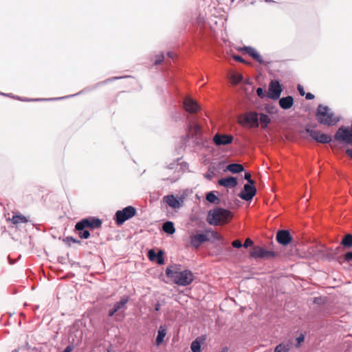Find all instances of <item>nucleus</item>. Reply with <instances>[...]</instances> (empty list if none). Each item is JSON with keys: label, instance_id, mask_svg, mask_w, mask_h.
I'll list each match as a JSON object with an SVG mask.
<instances>
[{"label": "nucleus", "instance_id": "19", "mask_svg": "<svg viewBox=\"0 0 352 352\" xmlns=\"http://www.w3.org/2000/svg\"><path fill=\"white\" fill-rule=\"evenodd\" d=\"M294 104V99L292 96L283 97L279 100V105L283 109H289Z\"/></svg>", "mask_w": 352, "mask_h": 352}, {"label": "nucleus", "instance_id": "28", "mask_svg": "<svg viewBox=\"0 0 352 352\" xmlns=\"http://www.w3.org/2000/svg\"><path fill=\"white\" fill-rule=\"evenodd\" d=\"M289 349V344L281 343L276 346L274 352H288Z\"/></svg>", "mask_w": 352, "mask_h": 352}, {"label": "nucleus", "instance_id": "44", "mask_svg": "<svg viewBox=\"0 0 352 352\" xmlns=\"http://www.w3.org/2000/svg\"><path fill=\"white\" fill-rule=\"evenodd\" d=\"M297 89H298V91L300 96H302L305 94V92L304 91L302 86H301L300 85H298Z\"/></svg>", "mask_w": 352, "mask_h": 352}, {"label": "nucleus", "instance_id": "1", "mask_svg": "<svg viewBox=\"0 0 352 352\" xmlns=\"http://www.w3.org/2000/svg\"><path fill=\"white\" fill-rule=\"evenodd\" d=\"M233 213L228 209L217 207L208 212L206 221L211 226L228 223L233 218Z\"/></svg>", "mask_w": 352, "mask_h": 352}, {"label": "nucleus", "instance_id": "24", "mask_svg": "<svg viewBox=\"0 0 352 352\" xmlns=\"http://www.w3.org/2000/svg\"><path fill=\"white\" fill-rule=\"evenodd\" d=\"M258 120L261 122V128L265 129L271 122L270 118L264 113H261Z\"/></svg>", "mask_w": 352, "mask_h": 352}, {"label": "nucleus", "instance_id": "11", "mask_svg": "<svg viewBox=\"0 0 352 352\" xmlns=\"http://www.w3.org/2000/svg\"><path fill=\"white\" fill-rule=\"evenodd\" d=\"M282 91L281 87L278 81H272L269 85L268 97L272 100L280 98Z\"/></svg>", "mask_w": 352, "mask_h": 352}, {"label": "nucleus", "instance_id": "4", "mask_svg": "<svg viewBox=\"0 0 352 352\" xmlns=\"http://www.w3.org/2000/svg\"><path fill=\"white\" fill-rule=\"evenodd\" d=\"M136 214L134 207L129 206L122 210H118L115 214V221L118 226L123 224L126 220L132 218Z\"/></svg>", "mask_w": 352, "mask_h": 352}, {"label": "nucleus", "instance_id": "40", "mask_svg": "<svg viewBox=\"0 0 352 352\" xmlns=\"http://www.w3.org/2000/svg\"><path fill=\"white\" fill-rule=\"evenodd\" d=\"M242 245L244 248H247L253 245V241L250 238H248Z\"/></svg>", "mask_w": 352, "mask_h": 352}, {"label": "nucleus", "instance_id": "50", "mask_svg": "<svg viewBox=\"0 0 352 352\" xmlns=\"http://www.w3.org/2000/svg\"><path fill=\"white\" fill-rule=\"evenodd\" d=\"M346 153L352 158V149L349 148L346 151Z\"/></svg>", "mask_w": 352, "mask_h": 352}, {"label": "nucleus", "instance_id": "46", "mask_svg": "<svg viewBox=\"0 0 352 352\" xmlns=\"http://www.w3.org/2000/svg\"><path fill=\"white\" fill-rule=\"evenodd\" d=\"M305 98L307 100H312V99L314 98V96L312 94H311V93H307L305 95Z\"/></svg>", "mask_w": 352, "mask_h": 352}, {"label": "nucleus", "instance_id": "45", "mask_svg": "<svg viewBox=\"0 0 352 352\" xmlns=\"http://www.w3.org/2000/svg\"><path fill=\"white\" fill-rule=\"evenodd\" d=\"M233 58H234V60H236L237 61H239L241 63H244L245 62L243 58L241 56H240L235 55V56H233Z\"/></svg>", "mask_w": 352, "mask_h": 352}, {"label": "nucleus", "instance_id": "33", "mask_svg": "<svg viewBox=\"0 0 352 352\" xmlns=\"http://www.w3.org/2000/svg\"><path fill=\"white\" fill-rule=\"evenodd\" d=\"M168 270H170L172 273H173L175 272H177V273H180L182 272L181 269H180V265H174L167 267L166 270V275H167Z\"/></svg>", "mask_w": 352, "mask_h": 352}, {"label": "nucleus", "instance_id": "34", "mask_svg": "<svg viewBox=\"0 0 352 352\" xmlns=\"http://www.w3.org/2000/svg\"><path fill=\"white\" fill-rule=\"evenodd\" d=\"M251 57L254 60H255L256 62H258L261 64L263 63L262 56L260 55V54L256 50L254 52L253 54H252Z\"/></svg>", "mask_w": 352, "mask_h": 352}, {"label": "nucleus", "instance_id": "23", "mask_svg": "<svg viewBox=\"0 0 352 352\" xmlns=\"http://www.w3.org/2000/svg\"><path fill=\"white\" fill-rule=\"evenodd\" d=\"M10 220L13 224L15 225L21 223H26L28 221V219L21 214H14L12 217L10 219Z\"/></svg>", "mask_w": 352, "mask_h": 352}, {"label": "nucleus", "instance_id": "2", "mask_svg": "<svg viewBox=\"0 0 352 352\" xmlns=\"http://www.w3.org/2000/svg\"><path fill=\"white\" fill-rule=\"evenodd\" d=\"M317 120L322 124L331 126L336 124L339 118L336 117L327 106L320 104L316 112Z\"/></svg>", "mask_w": 352, "mask_h": 352}, {"label": "nucleus", "instance_id": "42", "mask_svg": "<svg viewBox=\"0 0 352 352\" xmlns=\"http://www.w3.org/2000/svg\"><path fill=\"white\" fill-rule=\"evenodd\" d=\"M344 260L347 262L352 261V252H349L344 255Z\"/></svg>", "mask_w": 352, "mask_h": 352}, {"label": "nucleus", "instance_id": "10", "mask_svg": "<svg viewBox=\"0 0 352 352\" xmlns=\"http://www.w3.org/2000/svg\"><path fill=\"white\" fill-rule=\"evenodd\" d=\"M212 141L217 146L228 145L232 142L233 136L227 134L216 133L213 136Z\"/></svg>", "mask_w": 352, "mask_h": 352}, {"label": "nucleus", "instance_id": "7", "mask_svg": "<svg viewBox=\"0 0 352 352\" xmlns=\"http://www.w3.org/2000/svg\"><path fill=\"white\" fill-rule=\"evenodd\" d=\"M258 115L256 112L249 111L246 113L243 120L240 121V124L242 125H249L250 127H258Z\"/></svg>", "mask_w": 352, "mask_h": 352}, {"label": "nucleus", "instance_id": "16", "mask_svg": "<svg viewBox=\"0 0 352 352\" xmlns=\"http://www.w3.org/2000/svg\"><path fill=\"white\" fill-rule=\"evenodd\" d=\"M218 183L220 186L228 188H234L238 184L236 178L234 177L221 178L218 181Z\"/></svg>", "mask_w": 352, "mask_h": 352}, {"label": "nucleus", "instance_id": "35", "mask_svg": "<svg viewBox=\"0 0 352 352\" xmlns=\"http://www.w3.org/2000/svg\"><path fill=\"white\" fill-rule=\"evenodd\" d=\"M214 176V170L210 168L205 174L204 177L208 180H212V179Z\"/></svg>", "mask_w": 352, "mask_h": 352}, {"label": "nucleus", "instance_id": "47", "mask_svg": "<svg viewBox=\"0 0 352 352\" xmlns=\"http://www.w3.org/2000/svg\"><path fill=\"white\" fill-rule=\"evenodd\" d=\"M117 311L116 309L113 308L112 309L109 311V316H113Z\"/></svg>", "mask_w": 352, "mask_h": 352}, {"label": "nucleus", "instance_id": "41", "mask_svg": "<svg viewBox=\"0 0 352 352\" xmlns=\"http://www.w3.org/2000/svg\"><path fill=\"white\" fill-rule=\"evenodd\" d=\"M232 245L234 248H241V247L243 246V245H242V243H241V241H239V240H238V239H237V240H235V241H232Z\"/></svg>", "mask_w": 352, "mask_h": 352}, {"label": "nucleus", "instance_id": "26", "mask_svg": "<svg viewBox=\"0 0 352 352\" xmlns=\"http://www.w3.org/2000/svg\"><path fill=\"white\" fill-rule=\"evenodd\" d=\"M206 200L212 204H218L219 202V197L214 194V192L211 191L206 194Z\"/></svg>", "mask_w": 352, "mask_h": 352}, {"label": "nucleus", "instance_id": "6", "mask_svg": "<svg viewBox=\"0 0 352 352\" xmlns=\"http://www.w3.org/2000/svg\"><path fill=\"white\" fill-rule=\"evenodd\" d=\"M102 221L98 218L84 219L76 224V230H82L85 228L95 229L101 226Z\"/></svg>", "mask_w": 352, "mask_h": 352}, {"label": "nucleus", "instance_id": "54", "mask_svg": "<svg viewBox=\"0 0 352 352\" xmlns=\"http://www.w3.org/2000/svg\"><path fill=\"white\" fill-rule=\"evenodd\" d=\"M212 233H213L214 237L216 235H217V234L216 232H212Z\"/></svg>", "mask_w": 352, "mask_h": 352}, {"label": "nucleus", "instance_id": "15", "mask_svg": "<svg viewBox=\"0 0 352 352\" xmlns=\"http://www.w3.org/2000/svg\"><path fill=\"white\" fill-rule=\"evenodd\" d=\"M276 240L280 244L287 245L291 242L292 236L288 230H281L277 232Z\"/></svg>", "mask_w": 352, "mask_h": 352}, {"label": "nucleus", "instance_id": "51", "mask_svg": "<svg viewBox=\"0 0 352 352\" xmlns=\"http://www.w3.org/2000/svg\"><path fill=\"white\" fill-rule=\"evenodd\" d=\"M168 56L169 58H173L174 57V54L173 52H169L168 53Z\"/></svg>", "mask_w": 352, "mask_h": 352}, {"label": "nucleus", "instance_id": "32", "mask_svg": "<svg viewBox=\"0 0 352 352\" xmlns=\"http://www.w3.org/2000/svg\"><path fill=\"white\" fill-rule=\"evenodd\" d=\"M231 79L234 84H238L243 80V76L239 73H234L232 75Z\"/></svg>", "mask_w": 352, "mask_h": 352}, {"label": "nucleus", "instance_id": "39", "mask_svg": "<svg viewBox=\"0 0 352 352\" xmlns=\"http://www.w3.org/2000/svg\"><path fill=\"white\" fill-rule=\"evenodd\" d=\"M244 179L248 182L250 184H254V181L251 178V174L248 172H246L244 175Z\"/></svg>", "mask_w": 352, "mask_h": 352}, {"label": "nucleus", "instance_id": "52", "mask_svg": "<svg viewBox=\"0 0 352 352\" xmlns=\"http://www.w3.org/2000/svg\"><path fill=\"white\" fill-rule=\"evenodd\" d=\"M220 352H228V347H223Z\"/></svg>", "mask_w": 352, "mask_h": 352}, {"label": "nucleus", "instance_id": "20", "mask_svg": "<svg viewBox=\"0 0 352 352\" xmlns=\"http://www.w3.org/2000/svg\"><path fill=\"white\" fill-rule=\"evenodd\" d=\"M167 331L164 326H160L157 331V336L156 338V344L160 346L164 341L166 335Z\"/></svg>", "mask_w": 352, "mask_h": 352}, {"label": "nucleus", "instance_id": "21", "mask_svg": "<svg viewBox=\"0 0 352 352\" xmlns=\"http://www.w3.org/2000/svg\"><path fill=\"white\" fill-rule=\"evenodd\" d=\"M226 169L232 173H239L243 171L244 168L239 164H230L228 165Z\"/></svg>", "mask_w": 352, "mask_h": 352}, {"label": "nucleus", "instance_id": "22", "mask_svg": "<svg viewBox=\"0 0 352 352\" xmlns=\"http://www.w3.org/2000/svg\"><path fill=\"white\" fill-rule=\"evenodd\" d=\"M162 230L164 232L169 234H173L175 232L173 223L169 221L163 223Z\"/></svg>", "mask_w": 352, "mask_h": 352}, {"label": "nucleus", "instance_id": "27", "mask_svg": "<svg viewBox=\"0 0 352 352\" xmlns=\"http://www.w3.org/2000/svg\"><path fill=\"white\" fill-rule=\"evenodd\" d=\"M129 299L127 297H123L119 302H117L113 308L117 309V311H119L121 309L124 308L126 305L127 304Z\"/></svg>", "mask_w": 352, "mask_h": 352}, {"label": "nucleus", "instance_id": "48", "mask_svg": "<svg viewBox=\"0 0 352 352\" xmlns=\"http://www.w3.org/2000/svg\"><path fill=\"white\" fill-rule=\"evenodd\" d=\"M304 340V336L300 335L299 337L297 338V342L298 343H300Z\"/></svg>", "mask_w": 352, "mask_h": 352}, {"label": "nucleus", "instance_id": "29", "mask_svg": "<svg viewBox=\"0 0 352 352\" xmlns=\"http://www.w3.org/2000/svg\"><path fill=\"white\" fill-rule=\"evenodd\" d=\"M316 141L323 144L329 143L331 141V137L329 135L321 133Z\"/></svg>", "mask_w": 352, "mask_h": 352}, {"label": "nucleus", "instance_id": "49", "mask_svg": "<svg viewBox=\"0 0 352 352\" xmlns=\"http://www.w3.org/2000/svg\"><path fill=\"white\" fill-rule=\"evenodd\" d=\"M67 239L68 241H72L73 243H79L78 241H77L76 239H74L73 237H67Z\"/></svg>", "mask_w": 352, "mask_h": 352}, {"label": "nucleus", "instance_id": "18", "mask_svg": "<svg viewBox=\"0 0 352 352\" xmlns=\"http://www.w3.org/2000/svg\"><path fill=\"white\" fill-rule=\"evenodd\" d=\"M148 257L150 261L156 260L157 264L162 265L164 263V259L163 258V252L160 250L157 253L153 250H150L148 252Z\"/></svg>", "mask_w": 352, "mask_h": 352}, {"label": "nucleus", "instance_id": "17", "mask_svg": "<svg viewBox=\"0 0 352 352\" xmlns=\"http://www.w3.org/2000/svg\"><path fill=\"white\" fill-rule=\"evenodd\" d=\"M163 201L169 207L173 209L179 208L182 206L181 202L173 195H168L164 196L163 197Z\"/></svg>", "mask_w": 352, "mask_h": 352}, {"label": "nucleus", "instance_id": "38", "mask_svg": "<svg viewBox=\"0 0 352 352\" xmlns=\"http://www.w3.org/2000/svg\"><path fill=\"white\" fill-rule=\"evenodd\" d=\"M243 50L248 54L250 56H252V54H253L256 51V50L252 47H244Z\"/></svg>", "mask_w": 352, "mask_h": 352}, {"label": "nucleus", "instance_id": "9", "mask_svg": "<svg viewBox=\"0 0 352 352\" xmlns=\"http://www.w3.org/2000/svg\"><path fill=\"white\" fill-rule=\"evenodd\" d=\"M250 256L252 258H272L276 256V253L273 251L266 250L259 246H255L250 252Z\"/></svg>", "mask_w": 352, "mask_h": 352}, {"label": "nucleus", "instance_id": "8", "mask_svg": "<svg viewBox=\"0 0 352 352\" xmlns=\"http://www.w3.org/2000/svg\"><path fill=\"white\" fill-rule=\"evenodd\" d=\"M335 139L342 140L348 144H352V125L351 129L340 127L335 134Z\"/></svg>", "mask_w": 352, "mask_h": 352}, {"label": "nucleus", "instance_id": "5", "mask_svg": "<svg viewBox=\"0 0 352 352\" xmlns=\"http://www.w3.org/2000/svg\"><path fill=\"white\" fill-rule=\"evenodd\" d=\"M209 239L206 233L195 230L190 233L188 237V243L192 248L198 249L204 243L208 241Z\"/></svg>", "mask_w": 352, "mask_h": 352}, {"label": "nucleus", "instance_id": "13", "mask_svg": "<svg viewBox=\"0 0 352 352\" xmlns=\"http://www.w3.org/2000/svg\"><path fill=\"white\" fill-rule=\"evenodd\" d=\"M256 192V188L253 184H246L244 185V192L239 194V197L245 201L251 200Z\"/></svg>", "mask_w": 352, "mask_h": 352}, {"label": "nucleus", "instance_id": "53", "mask_svg": "<svg viewBox=\"0 0 352 352\" xmlns=\"http://www.w3.org/2000/svg\"><path fill=\"white\" fill-rule=\"evenodd\" d=\"M159 309H160V305H159V304H157V305H155V310H156V311H158V310H159Z\"/></svg>", "mask_w": 352, "mask_h": 352}, {"label": "nucleus", "instance_id": "37", "mask_svg": "<svg viewBox=\"0 0 352 352\" xmlns=\"http://www.w3.org/2000/svg\"><path fill=\"white\" fill-rule=\"evenodd\" d=\"M164 58V54L162 53L157 55L155 56V63H154L155 65L160 64L163 61Z\"/></svg>", "mask_w": 352, "mask_h": 352}, {"label": "nucleus", "instance_id": "12", "mask_svg": "<svg viewBox=\"0 0 352 352\" xmlns=\"http://www.w3.org/2000/svg\"><path fill=\"white\" fill-rule=\"evenodd\" d=\"M188 134H187L183 138L184 144H186L190 138V134H191L192 138H197V136L199 135L201 133V127L196 122H189L188 126Z\"/></svg>", "mask_w": 352, "mask_h": 352}, {"label": "nucleus", "instance_id": "31", "mask_svg": "<svg viewBox=\"0 0 352 352\" xmlns=\"http://www.w3.org/2000/svg\"><path fill=\"white\" fill-rule=\"evenodd\" d=\"M190 348L192 352H201V344L197 340L191 343Z\"/></svg>", "mask_w": 352, "mask_h": 352}, {"label": "nucleus", "instance_id": "14", "mask_svg": "<svg viewBox=\"0 0 352 352\" xmlns=\"http://www.w3.org/2000/svg\"><path fill=\"white\" fill-rule=\"evenodd\" d=\"M185 110L190 113H195L200 109L198 103L190 98H186L183 102Z\"/></svg>", "mask_w": 352, "mask_h": 352}, {"label": "nucleus", "instance_id": "36", "mask_svg": "<svg viewBox=\"0 0 352 352\" xmlns=\"http://www.w3.org/2000/svg\"><path fill=\"white\" fill-rule=\"evenodd\" d=\"M79 231V236L81 239H88L90 236V233L88 230H85V229Z\"/></svg>", "mask_w": 352, "mask_h": 352}, {"label": "nucleus", "instance_id": "30", "mask_svg": "<svg viewBox=\"0 0 352 352\" xmlns=\"http://www.w3.org/2000/svg\"><path fill=\"white\" fill-rule=\"evenodd\" d=\"M306 132L314 140H317L321 132L318 130H313L310 129H306Z\"/></svg>", "mask_w": 352, "mask_h": 352}, {"label": "nucleus", "instance_id": "25", "mask_svg": "<svg viewBox=\"0 0 352 352\" xmlns=\"http://www.w3.org/2000/svg\"><path fill=\"white\" fill-rule=\"evenodd\" d=\"M341 244L345 248H351L352 247V234H346L341 241Z\"/></svg>", "mask_w": 352, "mask_h": 352}, {"label": "nucleus", "instance_id": "3", "mask_svg": "<svg viewBox=\"0 0 352 352\" xmlns=\"http://www.w3.org/2000/svg\"><path fill=\"white\" fill-rule=\"evenodd\" d=\"M167 276L170 278L176 285L180 286H187L190 285L194 280V275L191 271L185 270L180 273L173 272L170 270L168 271Z\"/></svg>", "mask_w": 352, "mask_h": 352}, {"label": "nucleus", "instance_id": "43", "mask_svg": "<svg viewBox=\"0 0 352 352\" xmlns=\"http://www.w3.org/2000/svg\"><path fill=\"white\" fill-rule=\"evenodd\" d=\"M256 94L259 97L263 98L264 96V92H263V89L261 88V87L257 88V89H256Z\"/></svg>", "mask_w": 352, "mask_h": 352}]
</instances>
